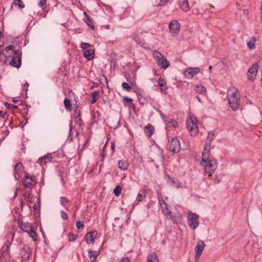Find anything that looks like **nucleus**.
Listing matches in <instances>:
<instances>
[{
	"instance_id": "nucleus-1",
	"label": "nucleus",
	"mask_w": 262,
	"mask_h": 262,
	"mask_svg": "<svg viewBox=\"0 0 262 262\" xmlns=\"http://www.w3.org/2000/svg\"><path fill=\"white\" fill-rule=\"evenodd\" d=\"M12 45H9L5 49V51H1V54L5 56V63H8L10 66L19 68L21 64V52L15 50Z\"/></svg>"
},
{
	"instance_id": "nucleus-2",
	"label": "nucleus",
	"mask_w": 262,
	"mask_h": 262,
	"mask_svg": "<svg viewBox=\"0 0 262 262\" xmlns=\"http://www.w3.org/2000/svg\"><path fill=\"white\" fill-rule=\"evenodd\" d=\"M201 164L205 167V172L209 176H211L214 173L217 166L216 161L209 158V149L207 148V145H205L202 153Z\"/></svg>"
},
{
	"instance_id": "nucleus-3",
	"label": "nucleus",
	"mask_w": 262,
	"mask_h": 262,
	"mask_svg": "<svg viewBox=\"0 0 262 262\" xmlns=\"http://www.w3.org/2000/svg\"><path fill=\"white\" fill-rule=\"evenodd\" d=\"M237 89L235 87L230 88L228 92L227 98L231 108L234 111L239 109L240 106V99L237 97Z\"/></svg>"
},
{
	"instance_id": "nucleus-4",
	"label": "nucleus",
	"mask_w": 262,
	"mask_h": 262,
	"mask_svg": "<svg viewBox=\"0 0 262 262\" xmlns=\"http://www.w3.org/2000/svg\"><path fill=\"white\" fill-rule=\"evenodd\" d=\"M153 57L158 66L161 68L165 69L170 66L167 59L159 52L157 51H154Z\"/></svg>"
},
{
	"instance_id": "nucleus-5",
	"label": "nucleus",
	"mask_w": 262,
	"mask_h": 262,
	"mask_svg": "<svg viewBox=\"0 0 262 262\" xmlns=\"http://www.w3.org/2000/svg\"><path fill=\"white\" fill-rule=\"evenodd\" d=\"M197 122L196 118L193 116H191L187 120L186 126L192 136H196L199 132Z\"/></svg>"
},
{
	"instance_id": "nucleus-6",
	"label": "nucleus",
	"mask_w": 262,
	"mask_h": 262,
	"mask_svg": "<svg viewBox=\"0 0 262 262\" xmlns=\"http://www.w3.org/2000/svg\"><path fill=\"white\" fill-rule=\"evenodd\" d=\"M188 224L191 229H195L199 224L198 215L189 211L188 216Z\"/></svg>"
},
{
	"instance_id": "nucleus-7",
	"label": "nucleus",
	"mask_w": 262,
	"mask_h": 262,
	"mask_svg": "<svg viewBox=\"0 0 262 262\" xmlns=\"http://www.w3.org/2000/svg\"><path fill=\"white\" fill-rule=\"evenodd\" d=\"M180 24L178 20L173 19L169 24L170 33L172 36H177L180 30Z\"/></svg>"
},
{
	"instance_id": "nucleus-8",
	"label": "nucleus",
	"mask_w": 262,
	"mask_h": 262,
	"mask_svg": "<svg viewBox=\"0 0 262 262\" xmlns=\"http://www.w3.org/2000/svg\"><path fill=\"white\" fill-rule=\"evenodd\" d=\"M168 146L169 150L173 153L179 152L181 149L180 142L177 138H172Z\"/></svg>"
},
{
	"instance_id": "nucleus-9",
	"label": "nucleus",
	"mask_w": 262,
	"mask_h": 262,
	"mask_svg": "<svg viewBox=\"0 0 262 262\" xmlns=\"http://www.w3.org/2000/svg\"><path fill=\"white\" fill-rule=\"evenodd\" d=\"M258 69V64L257 63H254L252 67L248 70L247 77L249 80L253 81L255 79Z\"/></svg>"
},
{
	"instance_id": "nucleus-10",
	"label": "nucleus",
	"mask_w": 262,
	"mask_h": 262,
	"mask_svg": "<svg viewBox=\"0 0 262 262\" xmlns=\"http://www.w3.org/2000/svg\"><path fill=\"white\" fill-rule=\"evenodd\" d=\"M200 70L198 68H187L184 72L185 77L187 78H192L194 75L198 74Z\"/></svg>"
},
{
	"instance_id": "nucleus-11",
	"label": "nucleus",
	"mask_w": 262,
	"mask_h": 262,
	"mask_svg": "<svg viewBox=\"0 0 262 262\" xmlns=\"http://www.w3.org/2000/svg\"><path fill=\"white\" fill-rule=\"evenodd\" d=\"M97 233L95 231L87 233L85 236V239L88 244H94L95 239L96 237Z\"/></svg>"
},
{
	"instance_id": "nucleus-12",
	"label": "nucleus",
	"mask_w": 262,
	"mask_h": 262,
	"mask_svg": "<svg viewBox=\"0 0 262 262\" xmlns=\"http://www.w3.org/2000/svg\"><path fill=\"white\" fill-rule=\"evenodd\" d=\"M205 247V243L203 241H200L198 243V245L195 248V258H199L202 254V251Z\"/></svg>"
},
{
	"instance_id": "nucleus-13",
	"label": "nucleus",
	"mask_w": 262,
	"mask_h": 262,
	"mask_svg": "<svg viewBox=\"0 0 262 262\" xmlns=\"http://www.w3.org/2000/svg\"><path fill=\"white\" fill-rule=\"evenodd\" d=\"M23 169V165L19 162L15 165L14 170V177L16 180H18L20 178V172Z\"/></svg>"
},
{
	"instance_id": "nucleus-14",
	"label": "nucleus",
	"mask_w": 262,
	"mask_h": 262,
	"mask_svg": "<svg viewBox=\"0 0 262 262\" xmlns=\"http://www.w3.org/2000/svg\"><path fill=\"white\" fill-rule=\"evenodd\" d=\"M25 177V179L23 181V184L25 187H29L34 185L35 182L32 177H31L28 173H26Z\"/></svg>"
},
{
	"instance_id": "nucleus-15",
	"label": "nucleus",
	"mask_w": 262,
	"mask_h": 262,
	"mask_svg": "<svg viewBox=\"0 0 262 262\" xmlns=\"http://www.w3.org/2000/svg\"><path fill=\"white\" fill-rule=\"evenodd\" d=\"M179 4L180 8L184 12H187L190 10L188 0H179Z\"/></svg>"
},
{
	"instance_id": "nucleus-16",
	"label": "nucleus",
	"mask_w": 262,
	"mask_h": 262,
	"mask_svg": "<svg viewBox=\"0 0 262 262\" xmlns=\"http://www.w3.org/2000/svg\"><path fill=\"white\" fill-rule=\"evenodd\" d=\"M163 204H161V209L162 211L164 212V213L167 215H169L170 216V219L174 221L175 217L172 215V212L168 210L167 207V205L162 200Z\"/></svg>"
},
{
	"instance_id": "nucleus-17",
	"label": "nucleus",
	"mask_w": 262,
	"mask_h": 262,
	"mask_svg": "<svg viewBox=\"0 0 262 262\" xmlns=\"http://www.w3.org/2000/svg\"><path fill=\"white\" fill-rule=\"evenodd\" d=\"M52 160V157L50 155H47L38 159L37 163L40 165L46 164L48 162H51Z\"/></svg>"
},
{
	"instance_id": "nucleus-18",
	"label": "nucleus",
	"mask_w": 262,
	"mask_h": 262,
	"mask_svg": "<svg viewBox=\"0 0 262 262\" xmlns=\"http://www.w3.org/2000/svg\"><path fill=\"white\" fill-rule=\"evenodd\" d=\"M20 227L21 229V230L27 233H29L31 231V230L33 228L30 224H29L28 222L27 223H23L22 222H20Z\"/></svg>"
},
{
	"instance_id": "nucleus-19",
	"label": "nucleus",
	"mask_w": 262,
	"mask_h": 262,
	"mask_svg": "<svg viewBox=\"0 0 262 262\" xmlns=\"http://www.w3.org/2000/svg\"><path fill=\"white\" fill-rule=\"evenodd\" d=\"M60 204L68 211L69 210L70 201L66 197L61 196L59 199Z\"/></svg>"
},
{
	"instance_id": "nucleus-20",
	"label": "nucleus",
	"mask_w": 262,
	"mask_h": 262,
	"mask_svg": "<svg viewBox=\"0 0 262 262\" xmlns=\"http://www.w3.org/2000/svg\"><path fill=\"white\" fill-rule=\"evenodd\" d=\"M83 56L87 59L91 60L94 57V51L92 49L86 50L83 53Z\"/></svg>"
},
{
	"instance_id": "nucleus-21",
	"label": "nucleus",
	"mask_w": 262,
	"mask_h": 262,
	"mask_svg": "<svg viewBox=\"0 0 262 262\" xmlns=\"http://www.w3.org/2000/svg\"><path fill=\"white\" fill-rule=\"evenodd\" d=\"M144 132L147 136L150 137L154 132V127L149 124L144 127Z\"/></svg>"
},
{
	"instance_id": "nucleus-22",
	"label": "nucleus",
	"mask_w": 262,
	"mask_h": 262,
	"mask_svg": "<svg viewBox=\"0 0 262 262\" xmlns=\"http://www.w3.org/2000/svg\"><path fill=\"white\" fill-rule=\"evenodd\" d=\"M89 257L91 262H95L98 256V252L96 251L90 250L89 251Z\"/></svg>"
},
{
	"instance_id": "nucleus-23",
	"label": "nucleus",
	"mask_w": 262,
	"mask_h": 262,
	"mask_svg": "<svg viewBox=\"0 0 262 262\" xmlns=\"http://www.w3.org/2000/svg\"><path fill=\"white\" fill-rule=\"evenodd\" d=\"M128 164L126 161L120 160L118 162V168L121 170H125L128 168Z\"/></svg>"
},
{
	"instance_id": "nucleus-24",
	"label": "nucleus",
	"mask_w": 262,
	"mask_h": 262,
	"mask_svg": "<svg viewBox=\"0 0 262 262\" xmlns=\"http://www.w3.org/2000/svg\"><path fill=\"white\" fill-rule=\"evenodd\" d=\"M194 90L196 92L201 94H203L206 91V89L201 84H197L194 88Z\"/></svg>"
},
{
	"instance_id": "nucleus-25",
	"label": "nucleus",
	"mask_w": 262,
	"mask_h": 262,
	"mask_svg": "<svg viewBox=\"0 0 262 262\" xmlns=\"http://www.w3.org/2000/svg\"><path fill=\"white\" fill-rule=\"evenodd\" d=\"M158 84L162 91H165L167 89L166 82L164 79L160 78L158 80Z\"/></svg>"
},
{
	"instance_id": "nucleus-26",
	"label": "nucleus",
	"mask_w": 262,
	"mask_h": 262,
	"mask_svg": "<svg viewBox=\"0 0 262 262\" xmlns=\"http://www.w3.org/2000/svg\"><path fill=\"white\" fill-rule=\"evenodd\" d=\"M84 13L86 15V17L83 19L84 21H85V23L86 24V25L88 26H90L91 27L92 30H94V26L92 24V21L90 20V18L89 16L86 14L85 12H84Z\"/></svg>"
},
{
	"instance_id": "nucleus-27",
	"label": "nucleus",
	"mask_w": 262,
	"mask_h": 262,
	"mask_svg": "<svg viewBox=\"0 0 262 262\" xmlns=\"http://www.w3.org/2000/svg\"><path fill=\"white\" fill-rule=\"evenodd\" d=\"M147 262H159L158 257L156 253L151 254L148 256Z\"/></svg>"
},
{
	"instance_id": "nucleus-28",
	"label": "nucleus",
	"mask_w": 262,
	"mask_h": 262,
	"mask_svg": "<svg viewBox=\"0 0 262 262\" xmlns=\"http://www.w3.org/2000/svg\"><path fill=\"white\" fill-rule=\"evenodd\" d=\"M13 4L19 9H23L25 7V5L21 0H14Z\"/></svg>"
},
{
	"instance_id": "nucleus-29",
	"label": "nucleus",
	"mask_w": 262,
	"mask_h": 262,
	"mask_svg": "<svg viewBox=\"0 0 262 262\" xmlns=\"http://www.w3.org/2000/svg\"><path fill=\"white\" fill-rule=\"evenodd\" d=\"M255 41L256 39L255 37H252V40L247 43L248 47L250 49H253L255 48Z\"/></svg>"
},
{
	"instance_id": "nucleus-30",
	"label": "nucleus",
	"mask_w": 262,
	"mask_h": 262,
	"mask_svg": "<svg viewBox=\"0 0 262 262\" xmlns=\"http://www.w3.org/2000/svg\"><path fill=\"white\" fill-rule=\"evenodd\" d=\"M63 103H64V105L65 108L67 110H71L72 105H71V101H70V100L69 99L65 98L64 99V101H63Z\"/></svg>"
},
{
	"instance_id": "nucleus-31",
	"label": "nucleus",
	"mask_w": 262,
	"mask_h": 262,
	"mask_svg": "<svg viewBox=\"0 0 262 262\" xmlns=\"http://www.w3.org/2000/svg\"><path fill=\"white\" fill-rule=\"evenodd\" d=\"M100 94V92L98 91H96L91 93V95L92 96V99L91 101V103L92 104H94L96 102V97L98 96Z\"/></svg>"
},
{
	"instance_id": "nucleus-32",
	"label": "nucleus",
	"mask_w": 262,
	"mask_h": 262,
	"mask_svg": "<svg viewBox=\"0 0 262 262\" xmlns=\"http://www.w3.org/2000/svg\"><path fill=\"white\" fill-rule=\"evenodd\" d=\"M214 133L212 131L210 132L208 134V140L209 146L208 147V145H207V149L209 148L210 149V145L211 144V140L213 139V137L214 136Z\"/></svg>"
},
{
	"instance_id": "nucleus-33",
	"label": "nucleus",
	"mask_w": 262,
	"mask_h": 262,
	"mask_svg": "<svg viewBox=\"0 0 262 262\" xmlns=\"http://www.w3.org/2000/svg\"><path fill=\"white\" fill-rule=\"evenodd\" d=\"M121 187L120 185H117L114 189V193L116 196H119L121 191Z\"/></svg>"
},
{
	"instance_id": "nucleus-34",
	"label": "nucleus",
	"mask_w": 262,
	"mask_h": 262,
	"mask_svg": "<svg viewBox=\"0 0 262 262\" xmlns=\"http://www.w3.org/2000/svg\"><path fill=\"white\" fill-rule=\"evenodd\" d=\"M30 237H31L33 238V240L34 241H37V235L35 232L34 231L33 228L28 233Z\"/></svg>"
},
{
	"instance_id": "nucleus-35",
	"label": "nucleus",
	"mask_w": 262,
	"mask_h": 262,
	"mask_svg": "<svg viewBox=\"0 0 262 262\" xmlns=\"http://www.w3.org/2000/svg\"><path fill=\"white\" fill-rule=\"evenodd\" d=\"M78 237V235L77 234H74L73 233H69V241L70 242L74 241H75Z\"/></svg>"
},
{
	"instance_id": "nucleus-36",
	"label": "nucleus",
	"mask_w": 262,
	"mask_h": 262,
	"mask_svg": "<svg viewBox=\"0 0 262 262\" xmlns=\"http://www.w3.org/2000/svg\"><path fill=\"white\" fill-rule=\"evenodd\" d=\"M76 227L78 229H83L84 228V224L82 222L78 221L76 223Z\"/></svg>"
},
{
	"instance_id": "nucleus-37",
	"label": "nucleus",
	"mask_w": 262,
	"mask_h": 262,
	"mask_svg": "<svg viewBox=\"0 0 262 262\" xmlns=\"http://www.w3.org/2000/svg\"><path fill=\"white\" fill-rule=\"evenodd\" d=\"M122 86L123 89L126 90L127 91L129 92L131 90V86L128 85V83L126 82H123L122 84Z\"/></svg>"
},
{
	"instance_id": "nucleus-38",
	"label": "nucleus",
	"mask_w": 262,
	"mask_h": 262,
	"mask_svg": "<svg viewBox=\"0 0 262 262\" xmlns=\"http://www.w3.org/2000/svg\"><path fill=\"white\" fill-rule=\"evenodd\" d=\"M81 48L83 50H86L92 46L88 43L81 42L80 44Z\"/></svg>"
},
{
	"instance_id": "nucleus-39",
	"label": "nucleus",
	"mask_w": 262,
	"mask_h": 262,
	"mask_svg": "<svg viewBox=\"0 0 262 262\" xmlns=\"http://www.w3.org/2000/svg\"><path fill=\"white\" fill-rule=\"evenodd\" d=\"M156 1H159V2L155 4V6H162L165 5L168 1V0H156Z\"/></svg>"
},
{
	"instance_id": "nucleus-40",
	"label": "nucleus",
	"mask_w": 262,
	"mask_h": 262,
	"mask_svg": "<svg viewBox=\"0 0 262 262\" xmlns=\"http://www.w3.org/2000/svg\"><path fill=\"white\" fill-rule=\"evenodd\" d=\"M47 4V0H40L38 4V6L42 9H45Z\"/></svg>"
},
{
	"instance_id": "nucleus-41",
	"label": "nucleus",
	"mask_w": 262,
	"mask_h": 262,
	"mask_svg": "<svg viewBox=\"0 0 262 262\" xmlns=\"http://www.w3.org/2000/svg\"><path fill=\"white\" fill-rule=\"evenodd\" d=\"M134 39L136 41V42L140 46H142L144 43L143 40L138 37H135Z\"/></svg>"
},
{
	"instance_id": "nucleus-42",
	"label": "nucleus",
	"mask_w": 262,
	"mask_h": 262,
	"mask_svg": "<svg viewBox=\"0 0 262 262\" xmlns=\"http://www.w3.org/2000/svg\"><path fill=\"white\" fill-rule=\"evenodd\" d=\"M168 124L169 125L175 127L177 125V122L175 120L171 119L169 122Z\"/></svg>"
},
{
	"instance_id": "nucleus-43",
	"label": "nucleus",
	"mask_w": 262,
	"mask_h": 262,
	"mask_svg": "<svg viewBox=\"0 0 262 262\" xmlns=\"http://www.w3.org/2000/svg\"><path fill=\"white\" fill-rule=\"evenodd\" d=\"M61 213V217L63 220H68V215L67 213L64 212L63 211L61 210L60 211Z\"/></svg>"
},
{
	"instance_id": "nucleus-44",
	"label": "nucleus",
	"mask_w": 262,
	"mask_h": 262,
	"mask_svg": "<svg viewBox=\"0 0 262 262\" xmlns=\"http://www.w3.org/2000/svg\"><path fill=\"white\" fill-rule=\"evenodd\" d=\"M222 176H216L214 178L213 181H214V183H220L222 181Z\"/></svg>"
},
{
	"instance_id": "nucleus-45",
	"label": "nucleus",
	"mask_w": 262,
	"mask_h": 262,
	"mask_svg": "<svg viewBox=\"0 0 262 262\" xmlns=\"http://www.w3.org/2000/svg\"><path fill=\"white\" fill-rule=\"evenodd\" d=\"M145 195H143L142 194H141V193H138V195L137 196V200L138 202H140L142 201V199L143 198L144 196H145Z\"/></svg>"
},
{
	"instance_id": "nucleus-46",
	"label": "nucleus",
	"mask_w": 262,
	"mask_h": 262,
	"mask_svg": "<svg viewBox=\"0 0 262 262\" xmlns=\"http://www.w3.org/2000/svg\"><path fill=\"white\" fill-rule=\"evenodd\" d=\"M5 105L7 107V108H17V106L16 105H14L13 104H8L7 102L5 103Z\"/></svg>"
},
{
	"instance_id": "nucleus-47",
	"label": "nucleus",
	"mask_w": 262,
	"mask_h": 262,
	"mask_svg": "<svg viewBox=\"0 0 262 262\" xmlns=\"http://www.w3.org/2000/svg\"><path fill=\"white\" fill-rule=\"evenodd\" d=\"M124 100L126 103H131L133 101V100L131 98H127V97L124 98Z\"/></svg>"
},
{
	"instance_id": "nucleus-48",
	"label": "nucleus",
	"mask_w": 262,
	"mask_h": 262,
	"mask_svg": "<svg viewBox=\"0 0 262 262\" xmlns=\"http://www.w3.org/2000/svg\"><path fill=\"white\" fill-rule=\"evenodd\" d=\"M158 112L160 113V116H161V117L162 119L163 120H165V119H166V117H165V116L163 115V113H162L160 110H158Z\"/></svg>"
},
{
	"instance_id": "nucleus-49",
	"label": "nucleus",
	"mask_w": 262,
	"mask_h": 262,
	"mask_svg": "<svg viewBox=\"0 0 262 262\" xmlns=\"http://www.w3.org/2000/svg\"><path fill=\"white\" fill-rule=\"evenodd\" d=\"M119 262H129V259L128 258L126 257L121 259Z\"/></svg>"
},
{
	"instance_id": "nucleus-50",
	"label": "nucleus",
	"mask_w": 262,
	"mask_h": 262,
	"mask_svg": "<svg viewBox=\"0 0 262 262\" xmlns=\"http://www.w3.org/2000/svg\"><path fill=\"white\" fill-rule=\"evenodd\" d=\"M120 126V121H118V125L114 127L115 129H117L118 127H119Z\"/></svg>"
},
{
	"instance_id": "nucleus-51",
	"label": "nucleus",
	"mask_w": 262,
	"mask_h": 262,
	"mask_svg": "<svg viewBox=\"0 0 262 262\" xmlns=\"http://www.w3.org/2000/svg\"><path fill=\"white\" fill-rule=\"evenodd\" d=\"M106 147V144L104 145L103 146V150L104 149V148H105ZM104 150L103 151V152H102V159H103L104 158Z\"/></svg>"
},
{
	"instance_id": "nucleus-52",
	"label": "nucleus",
	"mask_w": 262,
	"mask_h": 262,
	"mask_svg": "<svg viewBox=\"0 0 262 262\" xmlns=\"http://www.w3.org/2000/svg\"><path fill=\"white\" fill-rule=\"evenodd\" d=\"M111 148H112V150H114V149L115 148V144L114 143H112Z\"/></svg>"
},
{
	"instance_id": "nucleus-53",
	"label": "nucleus",
	"mask_w": 262,
	"mask_h": 262,
	"mask_svg": "<svg viewBox=\"0 0 262 262\" xmlns=\"http://www.w3.org/2000/svg\"><path fill=\"white\" fill-rule=\"evenodd\" d=\"M13 102L14 103H17L18 102V100H16L15 99H13Z\"/></svg>"
},
{
	"instance_id": "nucleus-54",
	"label": "nucleus",
	"mask_w": 262,
	"mask_h": 262,
	"mask_svg": "<svg viewBox=\"0 0 262 262\" xmlns=\"http://www.w3.org/2000/svg\"><path fill=\"white\" fill-rule=\"evenodd\" d=\"M70 131H71L72 130V122H71V123L70 124Z\"/></svg>"
},
{
	"instance_id": "nucleus-55",
	"label": "nucleus",
	"mask_w": 262,
	"mask_h": 262,
	"mask_svg": "<svg viewBox=\"0 0 262 262\" xmlns=\"http://www.w3.org/2000/svg\"><path fill=\"white\" fill-rule=\"evenodd\" d=\"M8 133H9L8 130L5 131V134L6 135H8Z\"/></svg>"
},
{
	"instance_id": "nucleus-56",
	"label": "nucleus",
	"mask_w": 262,
	"mask_h": 262,
	"mask_svg": "<svg viewBox=\"0 0 262 262\" xmlns=\"http://www.w3.org/2000/svg\"><path fill=\"white\" fill-rule=\"evenodd\" d=\"M260 9H261V14L262 15V2H261V7H260Z\"/></svg>"
},
{
	"instance_id": "nucleus-57",
	"label": "nucleus",
	"mask_w": 262,
	"mask_h": 262,
	"mask_svg": "<svg viewBox=\"0 0 262 262\" xmlns=\"http://www.w3.org/2000/svg\"><path fill=\"white\" fill-rule=\"evenodd\" d=\"M212 69V67L211 66H210L209 67V70H210V72H211V70Z\"/></svg>"
},
{
	"instance_id": "nucleus-58",
	"label": "nucleus",
	"mask_w": 262,
	"mask_h": 262,
	"mask_svg": "<svg viewBox=\"0 0 262 262\" xmlns=\"http://www.w3.org/2000/svg\"><path fill=\"white\" fill-rule=\"evenodd\" d=\"M1 113L2 114V112H1ZM4 115H3V116L1 115V117H3H3H4Z\"/></svg>"
},
{
	"instance_id": "nucleus-59",
	"label": "nucleus",
	"mask_w": 262,
	"mask_h": 262,
	"mask_svg": "<svg viewBox=\"0 0 262 262\" xmlns=\"http://www.w3.org/2000/svg\"><path fill=\"white\" fill-rule=\"evenodd\" d=\"M197 99L199 100V101H200V98L198 97H197Z\"/></svg>"
},
{
	"instance_id": "nucleus-60",
	"label": "nucleus",
	"mask_w": 262,
	"mask_h": 262,
	"mask_svg": "<svg viewBox=\"0 0 262 262\" xmlns=\"http://www.w3.org/2000/svg\"><path fill=\"white\" fill-rule=\"evenodd\" d=\"M7 122V121L5 120L4 122V125H5V123Z\"/></svg>"
}]
</instances>
